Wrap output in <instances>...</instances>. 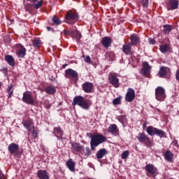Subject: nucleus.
Returning a JSON list of instances; mask_svg holds the SVG:
<instances>
[{"label": "nucleus", "instance_id": "1", "mask_svg": "<svg viewBox=\"0 0 179 179\" xmlns=\"http://www.w3.org/2000/svg\"><path fill=\"white\" fill-rule=\"evenodd\" d=\"M93 102L92 100L87 99L83 96L78 95L76 96L72 102V106L75 107V106H78L83 110H90V107H92Z\"/></svg>", "mask_w": 179, "mask_h": 179}, {"label": "nucleus", "instance_id": "2", "mask_svg": "<svg viewBox=\"0 0 179 179\" xmlns=\"http://www.w3.org/2000/svg\"><path fill=\"white\" fill-rule=\"evenodd\" d=\"M104 142H107V137L101 134H93L90 141L91 150H96V148Z\"/></svg>", "mask_w": 179, "mask_h": 179}, {"label": "nucleus", "instance_id": "3", "mask_svg": "<svg viewBox=\"0 0 179 179\" xmlns=\"http://www.w3.org/2000/svg\"><path fill=\"white\" fill-rule=\"evenodd\" d=\"M79 20V15L76 12L69 10L64 17L65 23L68 24H75Z\"/></svg>", "mask_w": 179, "mask_h": 179}, {"label": "nucleus", "instance_id": "4", "mask_svg": "<svg viewBox=\"0 0 179 179\" xmlns=\"http://www.w3.org/2000/svg\"><path fill=\"white\" fill-rule=\"evenodd\" d=\"M146 132L150 136H159V138H166V132L164 131L154 127L153 126H148L146 129Z\"/></svg>", "mask_w": 179, "mask_h": 179}, {"label": "nucleus", "instance_id": "5", "mask_svg": "<svg viewBox=\"0 0 179 179\" xmlns=\"http://www.w3.org/2000/svg\"><path fill=\"white\" fill-rule=\"evenodd\" d=\"M43 0L38 1L37 3H34L31 4L30 3H27V4L24 5V9L27 12H29V13H33L34 9H40V8L43 6Z\"/></svg>", "mask_w": 179, "mask_h": 179}, {"label": "nucleus", "instance_id": "6", "mask_svg": "<svg viewBox=\"0 0 179 179\" xmlns=\"http://www.w3.org/2000/svg\"><path fill=\"white\" fill-rule=\"evenodd\" d=\"M136 138L139 142L144 143L147 148H152L153 146V141L144 133H139Z\"/></svg>", "mask_w": 179, "mask_h": 179}, {"label": "nucleus", "instance_id": "7", "mask_svg": "<svg viewBox=\"0 0 179 179\" xmlns=\"http://www.w3.org/2000/svg\"><path fill=\"white\" fill-rule=\"evenodd\" d=\"M159 78L170 79L171 77V69L167 66H160L158 71Z\"/></svg>", "mask_w": 179, "mask_h": 179}, {"label": "nucleus", "instance_id": "8", "mask_svg": "<svg viewBox=\"0 0 179 179\" xmlns=\"http://www.w3.org/2000/svg\"><path fill=\"white\" fill-rule=\"evenodd\" d=\"M166 90L163 88V87H157L155 89V99L158 101H164V99H166Z\"/></svg>", "mask_w": 179, "mask_h": 179}, {"label": "nucleus", "instance_id": "9", "mask_svg": "<svg viewBox=\"0 0 179 179\" xmlns=\"http://www.w3.org/2000/svg\"><path fill=\"white\" fill-rule=\"evenodd\" d=\"M8 150L10 155H13L15 157L20 156L22 152L19 150V145L17 143H12L8 145Z\"/></svg>", "mask_w": 179, "mask_h": 179}, {"label": "nucleus", "instance_id": "10", "mask_svg": "<svg viewBox=\"0 0 179 179\" xmlns=\"http://www.w3.org/2000/svg\"><path fill=\"white\" fill-rule=\"evenodd\" d=\"M23 103L26 104H31V106L34 104V99L33 98V94L31 92L26 91L23 93V96L22 99Z\"/></svg>", "mask_w": 179, "mask_h": 179}, {"label": "nucleus", "instance_id": "11", "mask_svg": "<svg viewBox=\"0 0 179 179\" xmlns=\"http://www.w3.org/2000/svg\"><path fill=\"white\" fill-rule=\"evenodd\" d=\"M178 0H166V1L167 10H176V9H178Z\"/></svg>", "mask_w": 179, "mask_h": 179}, {"label": "nucleus", "instance_id": "12", "mask_svg": "<svg viewBox=\"0 0 179 179\" xmlns=\"http://www.w3.org/2000/svg\"><path fill=\"white\" fill-rule=\"evenodd\" d=\"M65 78L67 79L73 78V79L78 80V79H79V75L75 70H72V69H68L65 71Z\"/></svg>", "mask_w": 179, "mask_h": 179}, {"label": "nucleus", "instance_id": "13", "mask_svg": "<svg viewBox=\"0 0 179 179\" xmlns=\"http://www.w3.org/2000/svg\"><path fill=\"white\" fill-rule=\"evenodd\" d=\"M82 89L85 93H92L94 90V85L91 82H85L82 85Z\"/></svg>", "mask_w": 179, "mask_h": 179}, {"label": "nucleus", "instance_id": "14", "mask_svg": "<svg viewBox=\"0 0 179 179\" xmlns=\"http://www.w3.org/2000/svg\"><path fill=\"white\" fill-rule=\"evenodd\" d=\"M15 47L17 48V52H15V54L17 55L18 58H24L26 57V48L23 46V45L18 43L15 45Z\"/></svg>", "mask_w": 179, "mask_h": 179}, {"label": "nucleus", "instance_id": "15", "mask_svg": "<svg viewBox=\"0 0 179 179\" xmlns=\"http://www.w3.org/2000/svg\"><path fill=\"white\" fill-rule=\"evenodd\" d=\"M152 71V66L149 65L148 62H143V68L141 69V73L143 76H149Z\"/></svg>", "mask_w": 179, "mask_h": 179}, {"label": "nucleus", "instance_id": "16", "mask_svg": "<svg viewBox=\"0 0 179 179\" xmlns=\"http://www.w3.org/2000/svg\"><path fill=\"white\" fill-rule=\"evenodd\" d=\"M145 169L146 170V171H148V177H150V176H155V174H157V168H156L153 164H147L145 167Z\"/></svg>", "mask_w": 179, "mask_h": 179}, {"label": "nucleus", "instance_id": "17", "mask_svg": "<svg viewBox=\"0 0 179 179\" xmlns=\"http://www.w3.org/2000/svg\"><path fill=\"white\" fill-rule=\"evenodd\" d=\"M22 124L24 127V128L29 132H31L32 129H34V122L31 119L23 120Z\"/></svg>", "mask_w": 179, "mask_h": 179}, {"label": "nucleus", "instance_id": "18", "mask_svg": "<svg viewBox=\"0 0 179 179\" xmlns=\"http://www.w3.org/2000/svg\"><path fill=\"white\" fill-rule=\"evenodd\" d=\"M125 100L128 103L132 102L135 100V90L132 88H129L125 95Z\"/></svg>", "mask_w": 179, "mask_h": 179}, {"label": "nucleus", "instance_id": "19", "mask_svg": "<svg viewBox=\"0 0 179 179\" xmlns=\"http://www.w3.org/2000/svg\"><path fill=\"white\" fill-rule=\"evenodd\" d=\"M71 150L73 153L83 152L85 146L80 145L79 143H71Z\"/></svg>", "mask_w": 179, "mask_h": 179}, {"label": "nucleus", "instance_id": "20", "mask_svg": "<svg viewBox=\"0 0 179 179\" xmlns=\"http://www.w3.org/2000/svg\"><path fill=\"white\" fill-rule=\"evenodd\" d=\"M122 51L125 55H132V45L129 43H125L122 47Z\"/></svg>", "mask_w": 179, "mask_h": 179}, {"label": "nucleus", "instance_id": "21", "mask_svg": "<svg viewBox=\"0 0 179 179\" xmlns=\"http://www.w3.org/2000/svg\"><path fill=\"white\" fill-rule=\"evenodd\" d=\"M108 131L115 136L120 135V129H118V127L115 124H110L108 128Z\"/></svg>", "mask_w": 179, "mask_h": 179}, {"label": "nucleus", "instance_id": "22", "mask_svg": "<svg viewBox=\"0 0 179 179\" xmlns=\"http://www.w3.org/2000/svg\"><path fill=\"white\" fill-rule=\"evenodd\" d=\"M109 83H110L113 87H120V79L114 75L109 76Z\"/></svg>", "mask_w": 179, "mask_h": 179}, {"label": "nucleus", "instance_id": "23", "mask_svg": "<svg viewBox=\"0 0 179 179\" xmlns=\"http://www.w3.org/2000/svg\"><path fill=\"white\" fill-rule=\"evenodd\" d=\"M130 41L129 44L131 45H138L141 43V37L136 34H132L130 35Z\"/></svg>", "mask_w": 179, "mask_h": 179}, {"label": "nucleus", "instance_id": "24", "mask_svg": "<svg viewBox=\"0 0 179 179\" xmlns=\"http://www.w3.org/2000/svg\"><path fill=\"white\" fill-rule=\"evenodd\" d=\"M101 43L104 48L108 49L109 47H111V44H113V39L108 36H105L102 38Z\"/></svg>", "mask_w": 179, "mask_h": 179}, {"label": "nucleus", "instance_id": "25", "mask_svg": "<svg viewBox=\"0 0 179 179\" xmlns=\"http://www.w3.org/2000/svg\"><path fill=\"white\" fill-rule=\"evenodd\" d=\"M52 134H54L55 136L57 138V139H61L62 136L64 135V131L61 129V127H54Z\"/></svg>", "mask_w": 179, "mask_h": 179}, {"label": "nucleus", "instance_id": "26", "mask_svg": "<svg viewBox=\"0 0 179 179\" xmlns=\"http://www.w3.org/2000/svg\"><path fill=\"white\" fill-rule=\"evenodd\" d=\"M164 157L166 162L169 163H173V159H174V154L170 151V150H166L164 153Z\"/></svg>", "mask_w": 179, "mask_h": 179}, {"label": "nucleus", "instance_id": "27", "mask_svg": "<svg viewBox=\"0 0 179 179\" xmlns=\"http://www.w3.org/2000/svg\"><path fill=\"white\" fill-rule=\"evenodd\" d=\"M66 165L70 171H71L72 173H75V167L76 166V163L73 162V159H72L71 158L69 159L66 162Z\"/></svg>", "mask_w": 179, "mask_h": 179}, {"label": "nucleus", "instance_id": "28", "mask_svg": "<svg viewBox=\"0 0 179 179\" xmlns=\"http://www.w3.org/2000/svg\"><path fill=\"white\" fill-rule=\"evenodd\" d=\"M37 177L38 179H50V175L45 170H38L37 171Z\"/></svg>", "mask_w": 179, "mask_h": 179}, {"label": "nucleus", "instance_id": "29", "mask_svg": "<svg viewBox=\"0 0 179 179\" xmlns=\"http://www.w3.org/2000/svg\"><path fill=\"white\" fill-rule=\"evenodd\" d=\"M159 50L162 54H166V52H171V46L169 44H163L159 45Z\"/></svg>", "mask_w": 179, "mask_h": 179}, {"label": "nucleus", "instance_id": "30", "mask_svg": "<svg viewBox=\"0 0 179 179\" xmlns=\"http://www.w3.org/2000/svg\"><path fill=\"white\" fill-rule=\"evenodd\" d=\"M107 153H108V151H107L106 148H101L99 151H97L96 154V159H98V160H100L103 159V157H104V156H106Z\"/></svg>", "mask_w": 179, "mask_h": 179}, {"label": "nucleus", "instance_id": "31", "mask_svg": "<svg viewBox=\"0 0 179 179\" xmlns=\"http://www.w3.org/2000/svg\"><path fill=\"white\" fill-rule=\"evenodd\" d=\"M4 58L6 62H8V65H10V66H15V58H13V56L8 55H6Z\"/></svg>", "mask_w": 179, "mask_h": 179}, {"label": "nucleus", "instance_id": "32", "mask_svg": "<svg viewBox=\"0 0 179 179\" xmlns=\"http://www.w3.org/2000/svg\"><path fill=\"white\" fill-rule=\"evenodd\" d=\"M45 92H46L48 94H55V93H57V88L54 86H48L45 88Z\"/></svg>", "mask_w": 179, "mask_h": 179}, {"label": "nucleus", "instance_id": "33", "mask_svg": "<svg viewBox=\"0 0 179 179\" xmlns=\"http://www.w3.org/2000/svg\"><path fill=\"white\" fill-rule=\"evenodd\" d=\"M117 120L119 122H121L122 124L123 127H127L128 124V119H127V117L125 115H120L117 117Z\"/></svg>", "mask_w": 179, "mask_h": 179}, {"label": "nucleus", "instance_id": "34", "mask_svg": "<svg viewBox=\"0 0 179 179\" xmlns=\"http://www.w3.org/2000/svg\"><path fill=\"white\" fill-rule=\"evenodd\" d=\"M163 32L164 34H170V31L173 30V27L170 24H165L163 26Z\"/></svg>", "mask_w": 179, "mask_h": 179}, {"label": "nucleus", "instance_id": "35", "mask_svg": "<svg viewBox=\"0 0 179 179\" xmlns=\"http://www.w3.org/2000/svg\"><path fill=\"white\" fill-rule=\"evenodd\" d=\"M52 22L55 26H59V24L62 23V21H61V20H59V18L55 15L52 17Z\"/></svg>", "mask_w": 179, "mask_h": 179}, {"label": "nucleus", "instance_id": "36", "mask_svg": "<svg viewBox=\"0 0 179 179\" xmlns=\"http://www.w3.org/2000/svg\"><path fill=\"white\" fill-rule=\"evenodd\" d=\"M13 84H10L7 88V92L8 93V99H10L13 94Z\"/></svg>", "mask_w": 179, "mask_h": 179}, {"label": "nucleus", "instance_id": "37", "mask_svg": "<svg viewBox=\"0 0 179 179\" xmlns=\"http://www.w3.org/2000/svg\"><path fill=\"white\" fill-rule=\"evenodd\" d=\"M32 44L34 47H36V48H40V47H41V41L38 38H35L32 41Z\"/></svg>", "mask_w": 179, "mask_h": 179}, {"label": "nucleus", "instance_id": "38", "mask_svg": "<svg viewBox=\"0 0 179 179\" xmlns=\"http://www.w3.org/2000/svg\"><path fill=\"white\" fill-rule=\"evenodd\" d=\"M63 32L64 33L65 36H70V37H75V31H72V30H66V29H64L63 31Z\"/></svg>", "mask_w": 179, "mask_h": 179}, {"label": "nucleus", "instance_id": "39", "mask_svg": "<svg viewBox=\"0 0 179 179\" xmlns=\"http://www.w3.org/2000/svg\"><path fill=\"white\" fill-rule=\"evenodd\" d=\"M122 99V96H119L113 100V106H118V104H121V100Z\"/></svg>", "mask_w": 179, "mask_h": 179}, {"label": "nucleus", "instance_id": "40", "mask_svg": "<svg viewBox=\"0 0 179 179\" xmlns=\"http://www.w3.org/2000/svg\"><path fill=\"white\" fill-rule=\"evenodd\" d=\"M128 156H129V150H125L121 155V157L123 160L127 159Z\"/></svg>", "mask_w": 179, "mask_h": 179}, {"label": "nucleus", "instance_id": "41", "mask_svg": "<svg viewBox=\"0 0 179 179\" xmlns=\"http://www.w3.org/2000/svg\"><path fill=\"white\" fill-rule=\"evenodd\" d=\"M84 155H85V156H86V157H89V156H90V155H92V150H90V148H89V147L85 148Z\"/></svg>", "mask_w": 179, "mask_h": 179}, {"label": "nucleus", "instance_id": "42", "mask_svg": "<svg viewBox=\"0 0 179 179\" xmlns=\"http://www.w3.org/2000/svg\"><path fill=\"white\" fill-rule=\"evenodd\" d=\"M141 4L143 8H148L149 6V0H142Z\"/></svg>", "mask_w": 179, "mask_h": 179}, {"label": "nucleus", "instance_id": "43", "mask_svg": "<svg viewBox=\"0 0 179 179\" xmlns=\"http://www.w3.org/2000/svg\"><path fill=\"white\" fill-rule=\"evenodd\" d=\"M32 136L35 139L38 136V131L36 129V127L32 129Z\"/></svg>", "mask_w": 179, "mask_h": 179}, {"label": "nucleus", "instance_id": "44", "mask_svg": "<svg viewBox=\"0 0 179 179\" xmlns=\"http://www.w3.org/2000/svg\"><path fill=\"white\" fill-rule=\"evenodd\" d=\"M84 61L87 64H92V59H90V56H86L84 59Z\"/></svg>", "mask_w": 179, "mask_h": 179}, {"label": "nucleus", "instance_id": "45", "mask_svg": "<svg viewBox=\"0 0 179 179\" xmlns=\"http://www.w3.org/2000/svg\"><path fill=\"white\" fill-rule=\"evenodd\" d=\"M74 34L76 35V38H78V40H80V38H82V34L79 33L78 31L75 32Z\"/></svg>", "mask_w": 179, "mask_h": 179}, {"label": "nucleus", "instance_id": "46", "mask_svg": "<svg viewBox=\"0 0 179 179\" xmlns=\"http://www.w3.org/2000/svg\"><path fill=\"white\" fill-rule=\"evenodd\" d=\"M110 55H113V53H110V52H106V55H105V57L106 58L110 60V61H113V58L111 57Z\"/></svg>", "mask_w": 179, "mask_h": 179}, {"label": "nucleus", "instance_id": "47", "mask_svg": "<svg viewBox=\"0 0 179 179\" xmlns=\"http://www.w3.org/2000/svg\"><path fill=\"white\" fill-rule=\"evenodd\" d=\"M148 41L150 44H156V41L155 38H149Z\"/></svg>", "mask_w": 179, "mask_h": 179}, {"label": "nucleus", "instance_id": "48", "mask_svg": "<svg viewBox=\"0 0 179 179\" xmlns=\"http://www.w3.org/2000/svg\"><path fill=\"white\" fill-rule=\"evenodd\" d=\"M176 79L178 82H179V69L176 72Z\"/></svg>", "mask_w": 179, "mask_h": 179}, {"label": "nucleus", "instance_id": "49", "mask_svg": "<svg viewBox=\"0 0 179 179\" xmlns=\"http://www.w3.org/2000/svg\"><path fill=\"white\" fill-rule=\"evenodd\" d=\"M148 127V122H144L143 124V131H145V129H148V128H146Z\"/></svg>", "mask_w": 179, "mask_h": 179}, {"label": "nucleus", "instance_id": "50", "mask_svg": "<svg viewBox=\"0 0 179 179\" xmlns=\"http://www.w3.org/2000/svg\"><path fill=\"white\" fill-rule=\"evenodd\" d=\"M1 72H3L4 73H8V68L3 67L1 70H0Z\"/></svg>", "mask_w": 179, "mask_h": 179}, {"label": "nucleus", "instance_id": "51", "mask_svg": "<svg viewBox=\"0 0 179 179\" xmlns=\"http://www.w3.org/2000/svg\"><path fill=\"white\" fill-rule=\"evenodd\" d=\"M0 179H6V177H5V175L2 173V171L0 170Z\"/></svg>", "mask_w": 179, "mask_h": 179}, {"label": "nucleus", "instance_id": "52", "mask_svg": "<svg viewBox=\"0 0 179 179\" xmlns=\"http://www.w3.org/2000/svg\"><path fill=\"white\" fill-rule=\"evenodd\" d=\"M46 29L48 31H51V30L54 31V29H52L51 27H47Z\"/></svg>", "mask_w": 179, "mask_h": 179}, {"label": "nucleus", "instance_id": "53", "mask_svg": "<svg viewBox=\"0 0 179 179\" xmlns=\"http://www.w3.org/2000/svg\"><path fill=\"white\" fill-rule=\"evenodd\" d=\"M29 2H33V3H36V2H38V0H27Z\"/></svg>", "mask_w": 179, "mask_h": 179}, {"label": "nucleus", "instance_id": "54", "mask_svg": "<svg viewBox=\"0 0 179 179\" xmlns=\"http://www.w3.org/2000/svg\"><path fill=\"white\" fill-rule=\"evenodd\" d=\"M66 66H68V64H63V66H62L63 69H64V68H66Z\"/></svg>", "mask_w": 179, "mask_h": 179}, {"label": "nucleus", "instance_id": "55", "mask_svg": "<svg viewBox=\"0 0 179 179\" xmlns=\"http://www.w3.org/2000/svg\"><path fill=\"white\" fill-rule=\"evenodd\" d=\"M2 87V83L0 82V89Z\"/></svg>", "mask_w": 179, "mask_h": 179}, {"label": "nucleus", "instance_id": "56", "mask_svg": "<svg viewBox=\"0 0 179 179\" xmlns=\"http://www.w3.org/2000/svg\"><path fill=\"white\" fill-rule=\"evenodd\" d=\"M177 38H178V40H179V34H178V36Z\"/></svg>", "mask_w": 179, "mask_h": 179}]
</instances>
